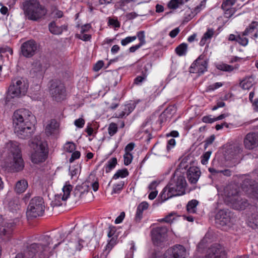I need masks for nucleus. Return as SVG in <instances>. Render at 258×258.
Returning <instances> with one entry per match:
<instances>
[{
	"label": "nucleus",
	"instance_id": "f257e3e1",
	"mask_svg": "<svg viewBox=\"0 0 258 258\" xmlns=\"http://www.w3.org/2000/svg\"><path fill=\"white\" fill-rule=\"evenodd\" d=\"M14 132L21 139H27L34 133L35 116L26 109H19L13 113L12 117Z\"/></svg>",
	"mask_w": 258,
	"mask_h": 258
},
{
	"label": "nucleus",
	"instance_id": "f03ea898",
	"mask_svg": "<svg viewBox=\"0 0 258 258\" xmlns=\"http://www.w3.org/2000/svg\"><path fill=\"white\" fill-rule=\"evenodd\" d=\"M26 19L39 21L46 15L47 11L37 0H26L20 6Z\"/></svg>",
	"mask_w": 258,
	"mask_h": 258
},
{
	"label": "nucleus",
	"instance_id": "7ed1b4c3",
	"mask_svg": "<svg viewBox=\"0 0 258 258\" xmlns=\"http://www.w3.org/2000/svg\"><path fill=\"white\" fill-rule=\"evenodd\" d=\"M186 184V180L183 176L179 175L175 178V176L174 175L173 179L170 181L161 192V200L165 201L173 197L184 195Z\"/></svg>",
	"mask_w": 258,
	"mask_h": 258
},
{
	"label": "nucleus",
	"instance_id": "20e7f679",
	"mask_svg": "<svg viewBox=\"0 0 258 258\" xmlns=\"http://www.w3.org/2000/svg\"><path fill=\"white\" fill-rule=\"evenodd\" d=\"M224 194L225 202L233 209L243 210L248 205L247 201L242 199L239 196L237 189L233 186H227L225 189Z\"/></svg>",
	"mask_w": 258,
	"mask_h": 258
},
{
	"label": "nucleus",
	"instance_id": "39448f33",
	"mask_svg": "<svg viewBox=\"0 0 258 258\" xmlns=\"http://www.w3.org/2000/svg\"><path fill=\"white\" fill-rule=\"evenodd\" d=\"M7 148L9 152L8 162L10 163V166L13 167L17 172L22 170L24 163L17 143L10 142L7 144Z\"/></svg>",
	"mask_w": 258,
	"mask_h": 258
},
{
	"label": "nucleus",
	"instance_id": "423d86ee",
	"mask_svg": "<svg viewBox=\"0 0 258 258\" xmlns=\"http://www.w3.org/2000/svg\"><path fill=\"white\" fill-rule=\"evenodd\" d=\"M28 88V84L22 79H14L9 88L8 97L11 98L21 97L25 95Z\"/></svg>",
	"mask_w": 258,
	"mask_h": 258
},
{
	"label": "nucleus",
	"instance_id": "0eeeda50",
	"mask_svg": "<svg viewBox=\"0 0 258 258\" xmlns=\"http://www.w3.org/2000/svg\"><path fill=\"white\" fill-rule=\"evenodd\" d=\"M44 203L42 198L36 197L32 199L27 207L26 215L28 218L41 216L44 212Z\"/></svg>",
	"mask_w": 258,
	"mask_h": 258
},
{
	"label": "nucleus",
	"instance_id": "6e6552de",
	"mask_svg": "<svg viewBox=\"0 0 258 258\" xmlns=\"http://www.w3.org/2000/svg\"><path fill=\"white\" fill-rule=\"evenodd\" d=\"M32 151L30 156L31 160L34 164L44 162L47 158V150L44 143L41 142H33L31 144Z\"/></svg>",
	"mask_w": 258,
	"mask_h": 258
},
{
	"label": "nucleus",
	"instance_id": "1a4fd4ad",
	"mask_svg": "<svg viewBox=\"0 0 258 258\" xmlns=\"http://www.w3.org/2000/svg\"><path fill=\"white\" fill-rule=\"evenodd\" d=\"M51 238L47 235L43 236L39 243H32L27 247V253L30 257H33L36 253L41 254L45 251H48V246L51 242Z\"/></svg>",
	"mask_w": 258,
	"mask_h": 258
},
{
	"label": "nucleus",
	"instance_id": "9d476101",
	"mask_svg": "<svg viewBox=\"0 0 258 258\" xmlns=\"http://www.w3.org/2000/svg\"><path fill=\"white\" fill-rule=\"evenodd\" d=\"M49 92L52 99L56 102H61L66 98L65 87L59 82L54 81L51 83Z\"/></svg>",
	"mask_w": 258,
	"mask_h": 258
},
{
	"label": "nucleus",
	"instance_id": "9b49d317",
	"mask_svg": "<svg viewBox=\"0 0 258 258\" xmlns=\"http://www.w3.org/2000/svg\"><path fill=\"white\" fill-rule=\"evenodd\" d=\"M208 61L205 55H200L191 64L189 68L190 73L201 75L207 71Z\"/></svg>",
	"mask_w": 258,
	"mask_h": 258
},
{
	"label": "nucleus",
	"instance_id": "f8f14e48",
	"mask_svg": "<svg viewBox=\"0 0 258 258\" xmlns=\"http://www.w3.org/2000/svg\"><path fill=\"white\" fill-rule=\"evenodd\" d=\"M233 222L232 215L228 210H220L216 216V222L221 227L231 226Z\"/></svg>",
	"mask_w": 258,
	"mask_h": 258
},
{
	"label": "nucleus",
	"instance_id": "ddd939ff",
	"mask_svg": "<svg viewBox=\"0 0 258 258\" xmlns=\"http://www.w3.org/2000/svg\"><path fill=\"white\" fill-rule=\"evenodd\" d=\"M38 50V45L36 42L30 39L23 43L21 46V51L22 55L27 58L33 56Z\"/></svg>",
	"mask_w": 258,
	"mask_h": 258
},
{
	"label": "nucleus",
	"instance_id": "4468645a",
	"mask_svg": "<svg viewBox=\"0 0 258 258\" xmlns=\"http://www.w3.org/2000/svg\"><path fill=\"white\" fill-rule=\"evenodd\" d=\"M168 229L165 226L157 227L151 231L152 240L154 244L159 245L166 238Z\"/></svg>",
	"mask_w": 258,
	"mask_h": 258
},
{
	"label": "nucleus",
	"instance_id": "2eb2a0df",
	"mask_svg": "<svg viewBox=\"0 0 258 258\" xmlns=\"http://www.w3.org/2000/svg\"><path fill=\"white\" fill-rule=\"evenodd\" d=\"M186 256L185 248L179 245L167 249L164 254L163 258H185Z\"/></svg>",
	"mask_w": 258,
	"mask_h": 258
},
{
	"label": "nucleus",
	"instance_id": "dca6fc26",
	"mask_svg": "<svg viewBox=\"0 0 258 258\" xmlns=\"http://www.w3.org/2000/svg\"><path fill=\"white\" fill-rule=\"evenodd\" d=\"M243 145L246 149L251 150L258 147V133L250 132L243 139Z\"/></svg>",
	"mask_w": 258,
	"mask_h": 258
},
{
	"label": "nucleus",
	"instance_id": "f3484780",
	"mask_svg": "<svg viewBox=\"0 0 258 258\" xmlns=\"http://www.w3.org/2000/svg\"><path fill=\"white\" fill-rule=\"evenodd\" d=\"M225 254L224 248L221 245L214 244L209 249L206 258H224Z\"/></svg>",
	"mask_w": 258,
	"mask_h": 258
},
{
	"label": "nucleus",
	"instance_id": "a211bd4d",
	"mask_svg": "<svg viewBox=\"0 0 258 258\" xmlns=\"http://www.w3.org/2000/svg\"><path fill=\"white\" fill-rule=\"evenodd\" d=\"M243 35L248 36L251 39L255 40L258 37V22H251L243 32Z\"/></svg>",
	"mask_w": 258,
	"mask_h": 258
},
{
	"label": "nucleus",
	"instance_id": "6ab92c4d",
	"mask_svg": "<svg viewBox=\"0 0 258 258\" xmlns=\"http://www.w3.org/2000/svg\"><path fill=\"white\" fill-rule=\"evenodd\" d=\"M89 186L86 183L76 186L74 194L77 200L85 199L89 194Z\"/></svg>",
	"mask_w": 258,
	"mask_h": 258
},
{
	"label": "nucleus",
	"instance_id": "aec40b11",
	"mask_svg": "<svg viewBox=\"0 0 258 258\" xmlns=\"http://www.w3.org/2000/svg\"><path fill=\"white\" fill-rule=\"evenodd\" d=\"M201 171L197 167H190L187 171V178L191 183L197 182L201 176Z\"/></svg>",
	"mask_w": 258,
	"mask_h": 258
},
{
	"label": "nucleus",
	"instance_id": "412c9836",
	"mask_svg": "<svg viewBox=\"0 0 258 258\" xmlns=\"http://www.w3.org/2000/svg\"><path fill=\"white\" fill-rule=\"evenodd\" d=\"M242 152V148L241 145H234L230 146L228 150V155H225V156L227 160H231L235 159L236 156L241 154Z\"/></svg>",
	"mask_w": 258,
	"mask_h": 258
},
{
	"label": "nucleus",
	"instance_id": "4be33fe9",
	"mask_svg": "<svg viewBox=\"0 0 258 258\" xmlns=\"http://www.w3.org/2000/svg\"><path fill=\"white\" fill-rule=\"evenodd\" d=\"M46 67L40 60H36L32 64L30 73L34 75H41L45 71Z\"/></svg>",
	"mask_w": 258,
	"mask_h": 258
},
{
	"label": "nucleus",
	"instance_id": "5701e85b",
	"mask_svg": "<svg viewBox=\"0 0 258 258\" xmlns=\"http://www.w3.org/2000/svg\"><path fill=\"white\" fill-rule=\"evenodd\" d=\"M242 185L248 188L254 196H258V183L249 178H246L243 181Z\"/></svg>",
	"mask_w": 258,
	"mask_h": 258
},
{
	"label": "nucleus",
	"instance_id": "b1692460",
	"mask_svg": "<svg viewBox=\"0 0 258 258\" xmlns=\"http://www.w3.org/2000/svg\"><path fill=\"white\" fill-rule=\"evenodd\" d=\"M59 127L58 122L55 119H52L46 126L45 132L47 136L54 134Z\"/></svg>",
	"mask_w": 258,
	"mask_h": 258
},
{
	"label": "nucleus",
	"instance_id": "393cba45",
	"mask_svg": "<svg viewBox=\"0 0 258 258\" xmlns=\"http://www.w3.org/2000/svg\"><path fill=\"white\" fill-rule=\"evenodd\" d=\"M253 81L251 77H246L240 82L239 86L243 90H249L252 87Z\"/></svg>",
	"mask_w": 258,
	"mask_h": 258
},
{
	"label": "nucleus",
	"instance_id": "a878e982",
	"mask_svg": "<svg viewBox=\"0 0 258 258\" xmlns=\"http://www.w3.org/2000/svg\"><path fill=\"white\" fill-rule=\"evenodd\" d=\"M28 187V182L25 179L18 181L15 185V190L17 193L21 194L24 192Z\"/></svg>",
	"mask_w": 258,
	"mask_h": 258
},
{
	"label": "nucleus",
	"instance_id": "bb28decb",
	"mask_svg": "<svg viewBox=\"0 0 258 258\" xmlns=\"http://www.w3.org/2000/svg\"><path fill=\"white\" fill-rule=\"evenodd\" d=\"M214 34V30L213 29L209 28L207 29V31L204 33L203 37L202 38L200 42V46H204L208 39H210L212 38Z\"/></svg>",
	"mask_w": 258,
	"mask_h": 258
},
{
	"label": "nucleus",
	"instance_id": "cd10ccee",
	"mask_svg": "<svg viewBox=\"0 0 258 258\" xmlns=\"http://www.w3.org/2000/svg\"><path fill=\"white\" fill-rule=\"evenodd\" d=\"M216 67L219 70L227 72H231L234 69H237L238 68V66L234 67L232 66L224 63H218L216 65Z\"/></svg>",
	"mask_w": 258,
	"mask_h": 258
},
{
	"label": "nucleus",
	"instance_id": "c85d7f7f",
	"mask_svg": "<svg viewBox=\"0 0 258 258\" xmlns=\"http://www.w3.org/2000/svg\"><path fill=\"white\" fill-rule=\"evenodd\" d=\"M117 164V160L116 157H113L110 159L107 162L106 164L104 166L105 170L106 173H108L110 172L112 169H113Z\"/></svg>",
	"mask_w": 258,
	"mask_h": 258
},
{
	"label": "nucleus",
	"instance_id": "c756f323",
	"mask_svg": "<svg viewBox=\"0 0 258 258\" xmlns=\"http://www.w3.org/2000/svg\"><path fill=\"white\" fill-rule=\"evenodd\" d=\"M187 51V44L182 43L179 44L175 49L176 54L179 56L185 55Z\"/></svg>",
	"mask_w": 258,
	"mask_h": 258
},
{
	"label": "nucleus",
	"instance_id": "7c9ffc66",
	"mask_svg": "<svg viewBox=\"0 0 258 258\" xmlns=\"http://www.w3.org/2000/svg\"><path fill=\"white\" fill-rule=\"evenodd\" d=\"M198 203L199 202L196 200H192L189 201L186 206V209L188 212L190 213H196Z\"/></svg>",
	"mask_w": 258,
	"mask_h": 258
},
{
	"label": "nucleus",
	"instance_id": "2f4dec72",
	"mask_svg": "<svg viewBox=\"0 0 258 258\" xmlns=\"http://www.w3.org/2000/svg\"><path fill=\"white\" fill-rule=\"evenodd\" d=\"M129 172L127 169L124 168L118 170L112 177L113 179H117L119 178H124L127 176Z\"/></svg>",
	"mask_w": 258,
	"mask_h": 258
},
{
	"label": "nucleus",
	"instance_id": "473e14b6",
	"mask_svg": "<svg viewBox=\"0 0 258 258\" xmlns=\"http://www.w3.org/2000/svg\"><path fill=\"white\" fill-rule=\"evenodd\" d=\"M49 30L51 33L55 35L60 34L62 32L61 28L57 27L54 22L49 24Z\"/></svg>",
	"mask_w": 258,
	"mask_h": 258
},
{
	"label": "nucleus",
	"instance_id": "72a5a7b5",
	"mask_svg": "<svg viewBox=\"0 0 258 258\" xmlns=\"http://www.w3.org/2000/svg\"><path fill=\"white\" fill-rule=\"evenodd\" d=\"M237 0H224L221 8L223 11H228L235 4Z\"/></svg>",
	"mask_w": 258,
	"mask_h": 258
},
{
	"label": "nucleus",
	"instance_id": "f704fd0d",
	"mask_svg": "<svg viewBox=\"0 0 258 258\" xmlns=\"http://www.w3.org/2000/svg\"><path fill=\"white\" fill-rule=\"evenodd\" d=\"M133 109L134 108L129 104L124 105L122 110L119 113L118 117H122L125 115H128Z\"/></svg>",
	"mask_w": 258,
	"mask_h": 258
},
{
	"label": "nucleus",
	"instance_id": "c9c22d12",
	"mask_svg": "<svg viewBox=\"0 0 258 258\" xmlns=\"http://www.w3.org/2000/svg\"><path fill=\"white\" fill-rule=\"evenodd\" d=\"M246 36L243 35V32L241 34H238L237 42L243 46H246L248 43V39L245 37Z\"/></svg>",
	"mask_w": 258,
	"mask_h": 258
},
{
	"label": "nucleus",
	"instance_id": "e433bc0d",
	"mask_svg": "<svg viewBox=\"0 0 258 258\" xmlns=\"http://www.w3.org/2000/svg\"><path fill=\"white\" fill-rule=\"evenodd\" d=\"M66 199H62V195H57L55 196L54 199L51 202V205L52 207L60 206L62 205L61 202L66 201Z\"/></svg>",
	"mask_w": 258,
	"mask_h": 258
},
{
	"label": "nucleus",
	"instance_id": "4c0bfd02",
	"mask_svg": "<svg viewBox=\"0 0 258 258\" xmlns=\"http://www.w3.org/2000/svg\"><path fill=\"white\" fill-rule=\"evenodd\" d=\"M72 186L70 184H66L62 188L63 195L62 199L67 200L70 195V193L72 190Z\"/></svg>",
	"mask_w": 258,
	"mask_h": 258
},
{
	"label": "nucleus",
	"instance_id": "58836bf2",
	"mask_svg": "<svg viewBox=\"0 0 258 258\" xmlns=\"http://www.w3.org/2000/svg\"><path fill=\"white\" fill-rule=\"evenodd\" d=\"M12 230L10 229H6L3 227L1 229L0 235L4 240L8 239L11 235Z\"/></svg>",
	"mask_w": 258,
	"mask_h": 258
},
{
	"label": "nucleus",
	"instance_id": "ea45409f",
	"mask_svg": "<svg viewBox=\"0 0 258 258\" xmlns=\"http://www.w3.org/2000/svg\"><path fill=\"white\" fill-rule=\"evenodd\" d=\"M175 213L171 212L167 215L165 218L161 219L159 221L161 222L171 223L175 220Z\"/></svg>",
	"mask_w": 258,
	"mask_h": 258
},
{
	"label": "nucleus",
	"instance_id": "a19ab883",
	"mask_svg": "<svg viewBox=\"0 0 258 258\" xmlns=\"http://www.w3.org/2000/svg\"><path fill=\"white\" fill-rule=\"evenodd\" d=\"M182 4L183 0H171L168 4V7L170 9H175Z\"/></svg>",
	"mask_w": 258,
	"mask_h": 258
},
{
	"label": "nucleus",
	"instance_id": "79ce46f5",
	"mask_svg": "<svg viewBox=\"0 0 258 258\" xmlns=\"http://www.w3.org/2000/svg\"><path fill=\"white\" fill-rule=\"evenodd\" d=\"M118 128L117 124L114 122H111L109 124L108 128V134L110 136H114L117 132Z\"/></svg>",
	"mask_w": 258,
	"mask_h": 258
},
{
	"label": "nucleus",
	"instance_id": "37998d69",
	"mask_svg": "<svg viewBox=\"0 0 258 258\" xmlns=\"http://www.w3.org/2000/svg\"><path fill=\"white\" fill-rule=\"evenodd\" d=\"M124 185V181H120L118 183L114 184L113 186L112 194L119 192L122 189Z\"/></svg>",
	"mask_w": 258,
	"mask_h": 258
},
{
	"label": "nucleus",
	"instance_id": "c03bdc74",
	"mask_svg": "<svg viewBox=\"0 0 258 258\" xmlns=\"http://www.w3.org/2000/svg\"><path fill=\"white\" fill-rule=\"evenodd\" d=\"M133 156L132 153H125L123 155L124 164L125 165L130 164L133 160Z\"/></svg>",
	"mask_w": 258,
	"mask_h": 258
},
{
	"label": "nucleus",
	"instance_id": "a18cd8bd",
	"mask_svg": "<svg viewBox=\"0 0 258 258\" xmlns=\"http://www.w3.org/2000/svg\"><path fill=\"white\" fill-rule=\"evenodd\" d=\"M137 38L138 37L139 41L140 44L142 45H144L146 43L145 32L144 31H141L137 33Z\"/></svg>",
	"mask_w": 258,
	"mask_h": 258
},
{
	"label": "nucleus",
	"instance_id": "49530a36",
	"mask_svg": "<svg viewBox=\"0 0 258 258\" xmlns=\"http://www.w3.org/2000/svg\"><path fill=\"white\" fill-rule=\"evenodd\" d=\"M137 39V36H128L124 39H123L121 40V44L123 46H125L127 44L135 41Z\"/></svg>",
	"mask_w": 258,
	"mask_h": 258
},
{
	"label": "nucleus",
	"instance_id": "de8ad7c7",
	"mask_svg": "<svg viewBox=\"0 0 258 258\" xmlns=\"http://www.w3.org/2000/svg\"><path fill=\"white\" fill-rule=\"evenodd\" d=\"M211 153V151H207L201 156V163L205 165L208 163V160L210 158Z\"/></svg>",
	"mask_w": 258,
	"mask_h": 258
},
{
	"label": "nucleus",
	"instance_id": "09e8293b",
	"mask_svg": "<svg viewBox=\"0 0 258 258\" xmlns=\"http://www.w3.org/2000/svg\"><path fill=\"white\" fill-rule=\"evenodd\" d=\"M64 148L66 151L71 153L76 149V145L73 143L69 142L66 144Z\"/></svg>",
	"mask_w": 258,
	"mask_h": 258
},
{
	"label": "nucleus",
	"instance_id": "8fccbe9b",
	"mask_svg": "<svg viewBox=\"0 0 258 258\" xmlns=\"http://www.w3.org/2000/svg\"><path fill=\"white\" fill-rule=\"evenodd\" d=\"M249 226L252 228H258V215H255L249 222Z\"/></svg>",
	"mask_w": 258,
	"mask_h": 258
},
{
	"label": "nucleus",
	"instance_id": "3c124183",
	"mask_svg": "<svg viewBox=\"0 0 258 258\" xmlns=\"http://www.w3.org/2000/svg\"><path fill=\"white\" fill-rule=\"evenodd\" d=\"M206 4V0H203L202 1H201L200 4L199 5H198L196 7H195L194 9L195 12L196 13H198L200 12H201L202 10L205 8Z\"/></svg>",
	"mask_w": 258,
	"mask_h": 258
},
{
	"label": "nucleus",
	"instance_id": "603ef678",
	"mask_svg": "<svg viewBox=\"0 0 258 258\" xmlns=\"http://www.w3.org/2000/svg\"><path fill=\"white\" fill-rule=\"evenodd\" d=\"M77 37L81 39L83 41H90L91 38V35L90 34H80L77 35Z\"/></svg>",
	"mask_w": 258,
	"mask_h": 258
},
{
	"label": "nucleus",
	"instance_id": "864d4df0",
	"mask_svg": "<svg viewBox=\"0 0 258 258\" xmlns=\"http://www.w3.org/2000/svg\"><path fill=\"white\" fill-rule=\"evenodd\" d=\"M85 123V120L82 118L77 119L75 120L74 122L75 125L79 128H82L84 126Z\"/></svg>",
	"mask_w": 258,
	"mask_h": 258
},
{
	"label": "nucleus",
	"instance_id": "5fc2aeb1",
	"mask_svg": "<svg viewBox=\"0 0 258 258\" xmlns=\"http://www.w3.org/2000/svg\"><path fill=\"white\" fill-rule=\"evenodd\" d=\"M104 63L102 60L98 61L94 66L93 70L95 72L99 71L104 66Z\"/></svg>",
	"mask_w": 258,
	"mask_h": 258
},
{
	"label": "nucleus",
	"instance_id": "6e6d98bb",
	"mask_svg": "<svg viewBox=\"0 0 258 258\" xmlns=\"http://www.w3.org/2000/svg\"><path fill=\"white\" fill-rule=\"evenodd\" d=\"M223 86V83L221 82H217L208 86V90L210 91H214Z\"/></svg>",
	"mask_w": 258,
	"mask_h": 258
},
{
	"label": "nucleus",
	"instance_id": "4d7b16f0",
	"mask_svg": "<svg viewBox=\"0 0 258 258\" xmlns=\"http://www.w3.org/2000/svg\"><path fill=\"white\" fill-rule=\"evenodd\" d=\"M81 153L79 151H75L72 154L71 157L70 158L69 161L70 163L73 162L75 160L78 159L80 158Z\"/></svg>",
	"mask_w": 258,
	"mask_h": 258
},
{
	"label": "nucleus",
	"instance_id": "13d9d810",
	"mask_svg": "<svg viewBox=\"0 0 258 258\" xmlns=\"http://www.w3.org/2000/svg\"><path fill=\"white\" fill-rule=\"evenodd\" d=\"M135 146L134 143H130L128 144L124 148V151L126 153H131V152L133 150Z\"/></svg>",
	"mask_w": 258,
	"mask_h": 258
},
{
	"label": "nucleus",
	"instance_id": "bf43d9fd",
	"mask_svg": "<svg viewBox=\"0 0 258 258\" xmlns=\"http://www.w3.org/2000/svg\"><path fill=\"white\" fill-rule=\"evenodd\" d=\"M176 144V142L175 139H170L167 143V150L169 151L171 149L173 148Z\"/></svg>",
	"mask_w": 258,
	"mask_h": 258
},
{
	"label": "nucleus",
	"instance_id": "052dcab7",
	"mask_svg": "<svg viewBox=\"0 0 258 258\" xmlns=\"http://www.w3.org/2000/svg\"><path fill=\"white\" fill-rule=\"evenodd\" d=\"M108 24L109 25H112L116 28L120 27V24L117 20H115L112 18H109L108 20Z\"/></svg>",
	"mask_w": 258,
	"mask_h": 258
},
{
	"label": "nucleus",
	"instance_id": "680f3d73",
	"mask_svg": "<svg viewBox=\"0 0 258 258\" xmlns=\"http://www.w3.org/2000/svg\"><path fill=\"white\" fill-rule=\"evenodd\" d=\"M146 76H138L134 80V84L136 85H140L145 79Z\"/></svg>",
	"mask_w": 258,
	"mask_h": 258
},
{
	"label": "nucleus",
	"instance_id": "e2e57ef3",
	"mask_svg": "<svg viewBox=\"0 0 258 258\" xmlns=\"http://www.w3.org/2000/svg\"><path fill=\"white\" fill-rule=\"evenodd\" d=\"M125 217V213L122 212L120 213V215L116 218L115 220V224H119L122 222V220Z\"/></svg>",
	"mask_w": 258,
	"mask_h": 258
},
{
	"label": "nucleus",
	"instance_id": "0e129e2a",
	"mask_svg": "<svg viewBox=\"0 0 258 258\" xmlns=\"http://www.w3.org/2000/svg\"><path fill=\"white\" fill-rule=\"evenodd\" d=\"M180 29L179 28H176L170 32L169 35L171 38H174L178 35Z\"/></svg>",
	"mask_w": 258,
	"mask_h": 258
},
{
	"label": "nucleus",
	"instance_id": "69168bd1",
	"mask_svg": "<svg viewBox=\"0 0 258 258\" xmlns=\"http://www.w3.org/2000/svg\"><path fill=\"white\" fill-rule=\"evenodd\" d=\"M143 211L141 210L139 208H137L136 214V220L137 221H140L143 216Z\"/></svg>",
	"mask_w": 258,
	"mask_h": 258
},
{
	"label": "nucleus",
	"instance_id": "338daca9",
	"mask_svg": "<svg viewBox=\"0 0 258 258\" xmlns=\"http://www.w3.org/2000/svg\"><path fill=\"white\" fill-rule=\"evenodd\" d=\"M202 121L205 123H211L214 121H216L215 118H212L208 116H204L202 118Z\"/></svg>",
	"mask_w": 258,
	"mask_h": 258
},
{
	"label": "nucleus",
	"instance_id": "774afa93",
	"mask_svg": "<svg viewBox=\"0 0 258 258\" xmlns=\"http://www.w3.org/2000/svg\"><path fill=\"white\" fill-rule=\"evenodd\" d=\"M91 26L90 24H87L81 27V33L83 34L88 32L91 28Z\"/></svg>",
	"mask_w": 258,
	"mask_h": 258
}]
</instances>
